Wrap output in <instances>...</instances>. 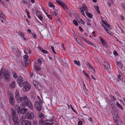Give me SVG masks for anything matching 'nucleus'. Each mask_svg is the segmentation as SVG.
I'll return each mask as SVG.
<instances>
[{
	"mask_svg": "<svg viewBox=\"0 0 125 125\" xmlns=\"http://www.w3.org/2000/svg\"><path fill=\"white\" fill-rule=\"evenodd\" d=\"M10 75V72L5 69L3 68L1 69L0 72V78H1L3 77L5 78H9Z\"/></svg>",
	"mask_w": 125,
	"mask_h": 125,
	"instance_id": "obj_1",
	"label": "nucleus"
},
{
	"mask_svg": "<svg viewBox=\"0 0 125 125\" xmlns=\"http://www.w3.org/2000/svg\"><path fill=\"white\" fill-rule=\"evenodd\" d=\"M10 115L13 121L18 120V115L16 113L15 110L13 108H11L10 109Z\"/></svg>",
	"mask_w": 125,
	"mask_h": 125,
	"instance_id": "obj_2",
	"label": "nucleus"
},
{
	"mask_svg": "<svg viewBox=\"0 0 125 125\" xmlns=\"http://www.w3.org/2000/svg\"><path fill=\"white\" fill-rule=\"evenodd\" d=\"M23 99V101L21 102L26 104V105L29 107L30 109L32 110H33V107L31 102L28 100L27 97L26 96H24V98Z\"/></svg>",
	"mask_w": 125,
	"mask_h": 125,
	"instance_id": "obj_3",
	"label": "nucleus"
},
{
	"mask_svg": "<svg viewBox=\"0 0 125 125\" xmlns=\"http://www.w3.org/2000/svg\"><path fill=\"white\" fill-rule=\"evenodd\" d=\"M19 92V89H17L16 90L15 93V99L18 100L19 102L20 103L21 102L23 101V98H24V96H23L22 97H20Z\"/></svg>",
	"mask_w": 125,
	"mask_h": 125,
	"instance_id": "obj_4",
	"label": "nucleus"
},
{
	"mask_svg": "<svg viewBox=\"0 0 125 125\" xmlns=\"http://www.w3.org/2000/svg\"><path fill=\"white\" fill-rule=\"evenodd\" d=\"M34 113L33 112L28 111L25 114L26 119L29 120H32L34 118Z\"/></svg>",
	"mask_w": 125,
	"mask_h": 125,
	"instance_id": "obj_5",
	"label": "nucleus"
},
{
	"mask_svg": "<svg viewBox=\"0 0 125 125\" xmlns=\"http://www.w3.org/2000/svg\"><path fill=\"white\" fill-rule=\"evenodd\" d=\"M31 88V85L28 82L26 81L24 85L23 86V91L26 92L29 91L30 90Z\"/></svg>",
	"mask_w": 125,
	"mask_h": 125,
	"instance_id": "obj_6",
	"label": "nucleus"
},
{
	"mask_svg": "<svg viewBox=\"0 0 125 125\" xmlns=\"http://www.w3.org/2000/svg\"><path fill=\"white\" fill-rule=\"evenodd\" d=\"M19 109L20 113L22 114L26 113L28 110V109L27 108H25L23 104L20 106Z\"/></svg>",
	"mask_w": 125,
	"mask_h": 125,
	"instance_id": "obj_7",
	"label": "nucleus"
},
{
	"mask_svg": "<svg viewBox=\"0 0 125 125\" xmlns=\"http://www.w3.org/2000/svg\"><path fill=\"white\" fill-rule=\"evenodd\" d=\"M34 106L37 110L39 112H40L41 110L42 106L38 101H37L35 102L34 103Z\"/></svg>",
	"mask_w": 125,
	"mask_h": 125,
	"instance_id": "obj_8",
	"label": "nucleus"
},
{
	"mask_svg": "<svg viewBox=\"0 0 125 125\" xmlns=\"http://www.w3.org/2000/svg\"><path fill=\"white\" fill-rule=\"evenodd\" d=\"M17 82L20 87H22L24 86V83L26 82L23 80V79H17Z\"/></svg>",
	"mask_w": 125,
	"mask_h": 125,
	"instance_id": "obj_9",
	"label": "nucleus"
},
{
	"mask_svg": "<svg viewBox=\"0 0 125 125\" xmlns=\"http://www.w3.org/2000/svg\"><path fill=\"white\" fill-rule=\"evenodd\" d=\"M21 125H31V122L27 120L21 121Z\"/></svg>",
	"mask_w": 125,
	"mask_h": 125,
	"instance_id": "obj_10",
	"label": "nucleus"
},
{
	"mask_svg": "<svg viewBox=\"0 0 125 125\" xmlns=\"http://www.w3.org/2000/svg\"><path fill=\"white\" fill-rule=\"evenodd\" d=\"M54 123L52 119L46 120L45 123L43 125H53Z\"/></svg>",
	"mask_w": 125,
	"mask_h": 125,
	"instance_id": "obj_11",
	"label": "nucleus"
},
{
	"mask_svg": "<svg viewBox=\"0 0 125 125\" xmlns=\"http://www.w3.org/2000/svg\"><path fill=\"white\" fill-rule=\"evenodd\" d=\"M12 74L13 77L14 78H23V77L20 75H18L17 73L14 72H12Z\"/></svg>",
	"mask_w": 125,
	"mask_h": 125,
	"instance_id": "obj_12",
	"label": "nucleus"
},
{
	"mask_svg": "<svg viewBox=\"0 0 125 125\" xmlns=\"http://www.w3.org/2000/svg\"><path fill=\"white\" fill-rule=\"evenodd\" d=\"M45 119L42 118L40 119L39 121V124L40 125H43L45 123L46 120H45Z\"/></svg>",
	"mask_w": 125,
	"mask_h": 125,
	"instance_id": "obj_13",
	"label": "nucleus"
},
{
	"mask_svg": "<svg viewBox=\"0 0 125 125\" xmlns=\"http://www.w3.org/2000/svg\"><path fill=\"white\" fill-rule=\"evenodd\" d=\"M9 102L11 105H14L15 103L14 98L12 97H10Z\"/></svg>",
	"mask_w": 125,
	"mask_h": 125,
	"instance_id": "obj_14",
	"label": "nucleus"
},
{
	"mask_svg": "<svg viewBox=\"0 0 125 125\" xmlns=\"http://www.w3.org/2000/svg\"><path fill=\"white\" fill-rule=\"evenodd\" d=\"M100 40L101 42H102L103 45L104 46L106 47L107 46V45L105 42V41L103 40V38L101 37H100Z\"/></svg>",
	"mask_w": 125,
	"mask_h": 125,
	"instance_id": "obj_15",
	"label": "nucleus"
},
{
	"mask_svg": "<svg viewBox=\"0 0 125 125\" xmlns=\"http://www.w3.org/2000/svg\"><path fill=\"white\" fill-rule=\"evenodd\" d=\"M113 118L115 122H117L116 121L118 120L119 118L118 116V115H115L114 114H113L112 115Z\"/></svg>",
	"mask_w": 125,
	"mask_h": 125,
	"instance_id": "obj_16",
	"label": "nucleus"
},
{
	"mask_svg": "<svg viewBox=\"0 0 125 125\" xmlns=\"http://www.w3.org/2000/svg\"><path fill=\"white\" fill-rule=\"evenodd\" d=\"M108 102L109 104L112 107L114 106L115 105V103L114 101L112 100H109Z\"/></svg>",
	"mask_w": 125,
	"mask_h": 125,
	"instance_id": "obj_17",
	"label": "nucleus"
},
{
	"mask_svg": "<svg viewBox=\"0 0 125 125\" xmlns=\"http://www.w3.org/2000/svg\"><path fill=\"white\" fill-rule=\"evenodd\" d=\"M35 62V64L34 68L35 70L37 71H39L41 69V68L39 67L37 63Z\"/></svg>",
	"mask_w": 125,
	"mask_h": 125,
	"instance_id": "obj_18",
	"label": "nucleus"
},
{
	"mask_svg": "<svg viewBox=\"0 0 125 125\" xmlns=\"http://www.w3.org/2000/svg\"><path fill=\"white\" fill-rule=\"evenodd\" d=\"M85 42L87 43L90 44L93 46H95V45L92 42L89 41H88L86 39H85L84 41Z\"/></svg>",
	"mask_w": 125,
	"mask_h": 125,
	"instance_id": "obj_19",
	"label": "nucleus"
},
{
	"mask_svg": "<svg viewBox=\"0 0 125 125\" xmlns=\"http://www.w3.org/2000/svg\"><path fill=\"white\" fill-rule=\"evenodd\" d=\"M86 15L89 18H92L93 17V15L91 13H89L87 11H86L85 12Z\"/></svg>",
	"mask_w": 125,
	"mask_h": 125,
	"instance_id": "obj_20",
	"label": "nucleus"
},
{
	"mask_svg": "<svg viewBox=\"0 0 125 125\" xmlns=\"http://www.w3.org/2000/svg\"><path fill=\"white\" fill-rule=\"evenodd\" d=\"M86 65L88 67L90 68L91 69H92L93 71H94L95 70V69L88 62H87L85 63Z\"/></svg>",
	"mask_w": 125,
	"mask_h": 125,
	"instance_id": "obj_21",
	"label": "nucleus"
},
{
	"mask_svg": "<svg viewBox=\"0 0 125 125\" xmlns=\"http://www.w3.org/2000/svg\"><path fill=\"white\" fill-rule=\"evenodd\" d=\"M39 117L40 119L42 118L45 119L44 117V115L42 113H40L39 114Z\"/></svg>",
	"mask_w": 125,
	"mask_h": 125,
	"instance_id": "obj_22",
	"label": "nucleus"
},
{
	"mask_svg": "<svg viewBox=\"0 0 125 125\" xmlns=\"http://www.w3.org/2000/svg\"><path fill=\"white\" fill-rule=\"evenodd\" d=\"M57 3L61 5L62 6H64V3L63 2L59 0L58 1H57Z\"/></svg>",
	"mask_w": 125,
	"mask_h": 125,
	"instance_id": "obj_23",
	"label": "nucleus"
},
{
	"mask_svg": "<svg viewBox=\"0 0 125 125\" xmlns=\"http://www.w3.org/2000/svg\"><path fill=\"white\" fill-rule=\"evenodd\" d=\"M35 87L36 88L39 90H40L42 89V86L39 83L37 85L35 86Z\"/></svg>",
	"mask_w": 125,
	"mask_h": 125,
	"instance_id": "obj_24",
	"label": "nucleus"
},
{
	"mask_svg": "<svg viewBox=\"0 0 125 125\" xmlns=\"http://www.w3.org/2000/svg\"><path fill=\"white\" fill-rule=\"evenodd\" d=\"M15 82L13 81L11 84L10 85V87L12 88H14L15 87Z\"/></svg>",
	"mask_w": 125,
	"mask_h": 125,
	"instance_id": "obj_25",
	"label": "nucleus"
},
{
	"mask_svg": "<svg viewBox=\"0 0 125 125\" xmlns=\"http://www.w3.org/2000/svg\"><path fill=\"white\" fill-rule=\"evenodd\" d=\"M116 122H116L115 123L117 125H121V124L122 121L121 120L118 119Z\"/></svg>",
	"mask_w": 125,
	"mask_h": 125,
	"instance_id": "obj_26",
	"label": "nucleus"
},
{
	"mask_svg": "<svg viewBox=\"0 0 125 125\" xmlns=\"http://www.w3.org/2000/svg\"><path fill=\"white\" fill-rule=\"evenodd\" d=\"M94 8L96 10L97 12L99 14H100V13L99 10V7L98 6H96V5L94 6Z\"/></svg>",
	"mask_w": 125,
	"mask_h": 125,
	"instance_id": "obj_27",
	"label": "nucleus"
},
{
	"mask_svg": "<svg viewBox=\"0 0 125 125\" xmlns=\"http://www.w3.org/2000/svg\"><path fill=\"white\" fill-rule=\"evenodd\" d=\"M102 21L103 23H104L106 26V27L108 28H110V26L108 25V23L106 21H105L103 20H102Z\"/></svg>",
	"mask_w": 125,
	"mask_h": 125,
	"instance_id": "obj_28",
	"label": "nucleus"
},
{
	"mask_svg": "<svg viewBox=\"0 0 125 125\" xmlns=\"http://www.w3.org/2000/svg\"><path fill=\"white\" fill-rule=\"evenodd\" d=\"M103 65L104 66L105 68L106 69V70L108 71H109L110 70V67L109 65L107 64V66L103 64Z\"/></svg>",
	"mask_w": 125,
	"mask_h": 125,
	"instance_id": "obj_29",
	"label": "nucleus"
},
{
	"mask_svg": "<svg viewBox=\"0 0 125 125\" xmlns=\"http://www.w3.org/2000/svg\"><path fill=\"white\" fill-rule=\"evenodd\" d=\"M48 5L50 7H53V8H55V6L54 4H53L51 3V2L50 1L49 2Z\"/></svg>",
	"mask_w": 125,
	"mask_h": 125,
	"instance_id": "obj_30",
	"label": "nucleus"
},
{
	"mask_svg": "<svg viewBox=\"0 0 125 125\" xmlns=\"http://www.w3.org/2000/svg\"><path fill=\"white\" fill-rule=\"evenodd\" d=\"M74 64H75L79 66H80L81 65L79 61H77L76 60H74Z\"/></svg>",
	"mask_w": 125,
	"mask_h": 125,
	"instance_id": "obj_31",
	"label": "nucleus"
},
{
	"mask_svg": "<svg viewBox=\"0 0 125 125\" xmlns=\"http://www.w3.org/2000/svg\"><path fill=\"white\" fill-rule=\"evenodd\" d=\"M117 64L121 68L122 67H123V65L121 62H118Z\"/></svg>",
	"mask_w": 125,
	"mask_h": 125,
	"instance_id": "obj_32",
	"label": "nucleus"
},
{
	"mask_svg": "<svg viewBox=\"0 0 125 125\" xmlns=\"http://www.w3.org/2000/svg\"><path fill=\"white\" fill-rule=\"evenodd\" d=\"M116 106L120 108L122 110H123V108H122V106L120 105V104L118 102H116Z\"/></svg>",
	"mask_w": 125,
	"mask_h": 125,
	"instance_id": "obj_33",
	"label": "nucleus"
},
{
	"mask_svg": "<svg viewBox=\"0 0 125 125\" xmlns=\"http://www.w3.org/2000/svg\"><path fill=\"white\" fill-rule=\"evenodd\" d=\"M82 7L84 10H85V11H88V10L87 9V7L85 4H83L82 6Z\"/></svg>",
	"mask_w": 125,
	"mask_h": 125,
	"instance_id": "obj_34",
	"label": "nucleus"
},
{
	"mask_svg": "<svg viewBox=\"0 0 125 125\" xmlns=\"http://www.w3.org/2000/svg\"><path fill=\"white\" fill-rule=\"evenodd\" d=\"M102 26L103 27H104V28L105 30L109 34L111 33L110 31L109 30L107 29V28L106 27H105V26L104 25H102Z\"/></svg>",
	"mask_w": 125,
	"mask_h": 125,
	"instance_id": "obj_35",
	"label": "nucleus"
},
{
	"mask_svg": "<svg viewBox=\"0 0 125 125\" xmlns=\"http://www.w3.org/2000/svg\"><path fill=\"white\" fill-rule=\"evenodd\" d=\"M25 60V64L26 65H28L30 62V60L29 59H27Z\"/></svg>",
	"mask_w": 125,
	"mask_h": 125,
	"instance_id": "obj_36",
	"label": "nucleus"
},
{
	"mask_svg": "<svg viewBox=\"0 0 125 125\" xmlns=\"http://www.w3.org/2000/svg\"><path fill=\"white\" fill-rule=\"evenodd\" d=\"M33 83L35 87V86L37 85L38 84H39V83H38L35 80H34L33 81Z\"/></svg>",
	"mask_w": 125,
	"mask_h": 125,
	"instance_id": "obj_37",
	"label": "nucleus"
},
{
	"mask_svg": "<svg viewBox=\"0 0 125 125\" xmlns=\"http://www.w3.org/2000/svg\"><path fill=\"white\" fill-rule=\"evenodd\" d=\"M80 11L81 14L84 16H85L84 11L83 9L81 8H80Z\"/></svg>",
	"mask_w": 125,
	"mask_h": 125,
	"instance_id": "obj_38",
	"label": "nucleus"
},
{
	"mask_svg": "<svg viewBox=\"0 0 125 125\" xmlns=\"http://www.w3.org/2000/svg\"><path fill=\"white\" fill-rule=\"evenodd\" d=\"M78 35L81 38L82 40H83L84 41L85 39L83 37L81 34L79 33H78Z\"/></svg>",
	"mask_w": 125,
	"mask_h": 125,
	"instance_id": "obj_39",
	"label": "nucleus"
},
{
	"mask_svg": "<svg viewBox=\"0 0 125 125\" xmlns=\"http://www.w3.org/2000/svg\"><path fill=\"white\" fill-rule=\"evenodd\" d=\"M13 122L14 125H19V120Z\"/></svg>",
	"mask_w": 125,
	"mask_h": 125,
	"instance_id": "obj_40",
	"label": "nucleus"
},
{
	"mask_svg": "<svg viewBox=\"0 0 125 125\" xmlns=\"http://www.w3.org/2000/svg\"><path fill=\"white\" fill-rule=\"evenodd\" d=\"M64 5H65V6H62V7H63L64 9V10L65 9V8H66V9H67V10L68 9V8L66 4L64 3Z\"/></svg>",
	"mask_w": 125,
	"mask_h": 125,
	"instance_id": "obj_41",
	"label": "nucleus"
},
{
	"mask_svg": "<svg viewBox=\"0 0 125 125\" xmlns=\"http://www.w3.org/2000/svg\"><path fill=\"white\" fill-rule=\"evenodd\" d=\"M53 14L55 16H57V11L55 10L53 12Z\"/></svg>",
	"mask_w": 125,
	"mask_h": 125,
	"instance_id": "obj_42",
	"label": "nucleus"
},
{
	"mask_svg": "<svg viewBox=\"0 0 125 125\" xmlns=\"http://www.w3.org/2000/svg\"><path fill=\"white\" fill-rule=\"evenodd\" d=\"M28 57V56L27 55H25L24 56V60H25L27 59Z\"/></svg>",
	"mask_w": 125,
	"mask_h": 125,
	"instance_id": "obj_43",
	"label": "nucleus"
},
{
	"mask_svg": "<svg viewBox=\"0 0 125 125\" xmlns=\"http://www.w3.org/2000/svg\"><path fill=\"white\" fill-rule=\"evenodd\" d=\"M38 62L39 65H41L42 62L40 58H38Z\"/></svg>",
	"mask_w": 125,
	"mask_h": 125,
	"instance_id": "obj_44",
	"label": "nucleus"
},
{
	"mask_svg": "<svg viewBox=\"0 0 125 125\" xmlns=\"http://www.w3.org/2000/svg\"><path fill=\"white\" fill-rule=\"evenodd\" d=\"M0 16L3 19L5 18L4 15L2 13L0 14Z\"/></svg>",
	"mask_w": 125,
	"mask_h": 125,
	"instance_id": "obj_45",
	"label": "nucleus"
},
{
	"mask_svg": "<svg viewBox=\"0 0 125 125\" xmlns=\"http://www.w3.org/2000/svg\"><path fill=\"white\" fill-rule=\"evenodd\" d=\"M70 106L72 109L73 111V112L77 114L76 111L74 109L73 107L71 104L70 105Z\"/></svg>",
	"mask_w": 125,
	"mask_h": 125,
	"instance_id": "obj_46",
	"label": "nucleus"
},
{
	"mask_svg": "<svg viewBox=\"0 0 125 125\" xmlns=\"http://www.w3.org/2000/svg\"><path fill=\"white\" fill-rule=\"evenodd\" d=\"M25 119H26V117H25V115L24 116L23 115L22 116L21 119V120L22 121L23 120H24Z\"/></svg>",
	"mask_w": 125,
	"mask_h": 125,
	"instance_id": "obj_47",
	"label": "nucleus"
},
{
	"mask_svg": "<svg viewBox=\"0 0 125 125\" xmlns=\"http://www.w3.org/2000/svg\"><path fill=\"white\" fill-rule=\"evenodd\" d=\"M38 17L39 19L41 21L42 20V17L41 15H39L38 16Z\"/></svg>",
	"mask_w": 125,
	"mask_h": 125,
	"instance_id": "obj_48",
	"label": "nucleus"
},
{
	"mask_svg": "<svg viewBox=\"0 0 125 125\" xmlns=\"http://www.w3.org/2000/svg\"><path fill=\"white\" fill-rule=\"evenodd\" d=\"M2 4L4 5V7L6 8H8V5L7 4L5 3L4 2H2Z\"/></svg>",
	"mask_w": 125,
	"mask_h": 125,
	"instance_id": "obj_49",
	"label": "nucleus"
},
{
	"mask_svg": "<svg viewBox=\"0 0 125 125\" xmlns=\"http://www.w3.org/2000/svg\"><path fill=\"white\" fill-rule=\"evenodd\" d=\"M73 22L75 25H78V22L76 21L73 20Z\"/></svg>",
	"mask_w": 125,
	"mask_h": 125,
	"instance_id": "obj_50",
	"label": "nucleus"
},
{
	"mask_svg": "<svg viewBox=\"0 0 125 125\" xmlns=\"http://www.w3.org/2000/svg\"><path fill=\"white\" fill-rule=\"evenodd\" d=\"M31 34L32 36L34 38H36V36L35 34H34L32 32L31 33Z\"/></svg>",
	"mask_w": 125,
	"mask_h": 125,
	"instance_id": "obj_51",
	"label": "nucleus"
},
{
	"mask_svg": "<svg viewBox=\"0 0 125 125\" xmlns=\"http://www.w3.org/2000/svg\"><path fill=\"white\" fill-rule=\"evenodd\" d=\"M42 52H43V53H48V52L47 51L45 50H42Z\"/></svg>",
	"mask_w": 125,
	"mask_h": 125,
	"instance_id": "obj_52",
	"label": "nucleus"
},
{
	"mask_svg": "<svg viewBox=\"0 0 125 125\" xmlns=\"http://www.w3.org/2000/svg\"><path fill=\"white\" fill-rule=\"evenodd\" d=\"M19 34L21 37H22L23 36H24V34L20 31L19 32Z\"/></svg>",
	"mask_w": 125,
	"mask_h": 125,
	"instance_id": "obj_53",
	"label": "nucleus"
},
{
	"mask_svg": "<svg viewBox=\"0 0 125 125\" xmlns=\"http://www.w3.org/2000/svg\"><path fill=\"white\" fill-rule=\"evenodd\" d=\"M113 53L114 54L115 56H117V52L115 51H114Z\"/></svg>",
	"mask_w": 125,
	"mask_h": 125,
	"instance_id": "obj_54",
	"label": "nucleus"
},
{
	"mask_svg": "<svg viewBox=\"0 0 125 125\" xmlns=\"http://www.w3.org/2000/svg\"><path fill=\"white\" fill-rule=\"evenodd\" d=\"M115 94L117 96H119V97H120V98L121 97L120 96V95H119V93L117 92H115Z\"/></svg>",
	"mask_w": 125,
	"mask_h": 125,
	"instance_id": "obj_55",
	"label": "nucleus"
},
{
	"mask_svg": "<svg viewBox=\"0 0 125 125\" xmlns=\"http://www.w3.org/2000/svg\"><path fill=\"white\" fill-rule=\"evenodd\" d=\"M79 30L81 32H83V30L81 27H79Z\"/></svg>",
	"mask_w": 125,
	"mask_h": 125,
	"instance_id": "obj_56",
	"label": "nucleus"
},
{
	"mask_svg": "<svg viewBox=\"0 0 125 125\" xmlns=\"http://www.w3.org/2000/svg\"><path fill=\"white\" fill-rule=\"evenodd\" d=\"M82 122L81 121H80L78 122V125H82Z\"/></svg>",
	"mask_w": 125,
	"mask_h": 125,
	"instance_id": "obj_57",
	"label": "nucleus"
},
{
	"mask_svg": "<svg viewBox=\"0 0 125 125\" xmlns=\"http://www.w3.org/2000/svg\"><path fill=\"white\" fill-rule=\"evenodd\" d=\"M22 2H23L24 4H26L27 2V1L26 0H22Z\"/></svg>",
	"mask_w": 125,
	"mask_h": 125,
	"instance_id": "obj_58",
	"label": "nucleus"
},
{
	"mask_svg": "<svg viewBox=\"0 0 125 125\" xmlns=\"http://www.w3.org/2000/svg\"><path fill=\"white\" fill-rule=\"evenodd\" d=\"M47 16L48 17V18H49L50 19H52V17L51 15H47Z\"/></svg>",
	"mask_w": 125,
	"mask_h": 125,
	"instance_id": "obj_59",
	"label": "nucleus"
},
{
	"mask_svg": "<svg viewBox=\"0 0 125 125\" xmlns=\"http://www.w3.org/2000/svg\"><path fill=\"white\" fill-rule=\"evenodd\" d=\"M83 73L84 74V75H86L87 76V77H88L89 78V77H88V75L84 71H83Z\"/></svg>",
	"mask_w": 125,
	"mask_h": 125,
	"instance_id": "obj_60",
	"label": "nucleus"
},
{
	"mask_svg": "<svg viewBox=\"0 0 125 125\" xmlns=\"http://www.w3.org/2000/svg\"><path fill=\"white\" fill-rule=\"evenodd\" d=\"M116 79V80L118 82H119L120 80L122 81V80L123 79Z\"/></svg>",
	"mask_w": 125,
	"mask_h": 125,
	"instance_id": "obj_61",
	"label": "nucleus"
},
{
	"mask_svg": "<svg viewBox=\"0 0 125 125\" xmlns=\"http://www.w3.org/2000/svg\"><path fill=\"white\" fill-rule=\"evenodd\" d=\"M30 13H27V15L28 17V18L29 19H30L31 18V16L30 15Z\"/></svg>",
	"mask_w": 125,
	"mask_h": 125,
	"instance_id": "obj_62",
	"label": "nucleus"
},
{
	"mask_svg": "<svg viewBox=\"0 0 125 125\" xmlns=\"http://www.w3.org/2000/svg\"><path fill=\"white\" fill-rule=\"evenodd\" d=\"M111 98H113V99L114 100H116V99L113 96H111Z\"/></svg>",
	"mask_w": 125,
	"mask_h": 125,
	"instance_id": "obj_63",
	"label": "nucleus"
},
{
	"mask_svg": "<svg viewBox=\"0 0 125 125\" xmlns=\"http://www.w3.org/2000/svg\"><path fill=\"white\" fill-rule=\"evenodd\" d=\"M80 20L82 24H84L85 23V22L83 20L81 19H80Z\"/></svg>",
	"mask_w": 125,
	"mask_h": 125,
	"instance_id": "obj_64",
	"label": "nucleus"
}]
</instances>
